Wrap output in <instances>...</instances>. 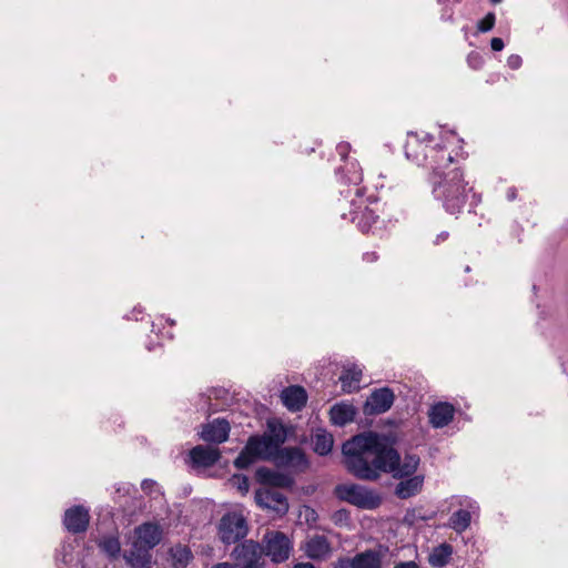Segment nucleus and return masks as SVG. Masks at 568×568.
I'll return each mask as SVG.
<instances>
[{
	"instance_id": "1",
	"label": "nucleus",
	"mask_w": 568,
	"mask_h": 568,
	"mask_svg": "<svg viewBox=\"0 0 568 568\" xmlns=\"http://www.w3.org/2000/svg\"><path fill=\"white\" fill-rule=\"evenodd\" d=\"M406 158L427 169V182L434 199L449 214H458L468 201L473 186L465 181L464 170L446 144L435 142L426 132H409L405 144Z\"/></svg>"
},
{
	"instance_id": "2",
	"label": "nucleus",
	"mask_w": 568,
	"mask_h": 568,
	"mask_svg": "<svg viewBox=\"0 0 568 568\" xmlns=\"http://www.w3.org/2000/svg\"><path fill=\"white\" fill-rule=\"evenodd\" d=\"M342 452L348 471L363 480H376L381 473L394 478L413 477L420 463L415 454H406L400 460L388 438L373 432L352 437L343 444Z\"/></svg>"
},
{
	"instance_id": "3",
	"label": "nucleus",
	"mask_w": 568,
	"mask_h": 568,
	"mask_svg": "<svg viewBox=\"0 0 568 568\" xmlns=\"http://www.w3.org/2000/svg\"><path fill=\"white\" fill-rule=\"evenodd\" d=\"M338 499L361 509H376L382 504V496L374 489L357 484H341L335 487Z\"/></svg>"
},
{
	"instance_id": "4",
	"label": "nucleus",
	"mask_w": 568,
	"mask_h": 568,
	"mask_svg": "<svg viewBox=\"0 0 568 568\" xmlns=\"http://www.w3.org/2000/svg\"><path fill=\"white\" fill-rule=\"evenodd\" d=\"M276 450V446L264 434L262 436H251L244 449L234 460V466L239 469H245L256 459L270 458Z\"/></svg>"
},
{
	"instance_id": "5",
	"label": "nucleus",
	"mask_w": 568,
	"mask_h": 568,
	"mask_svg": "<svg viewBox=\"0 0 568 568\" xmlns=\"http://www.w3.org/2000/svg\"><path fill=\"white\" fill-rule=\"evenodd\" d=\"M219 535L226 545L237 542L247 535L246 519L235 511L225 514L220 520Z\"/></svg>"
},
{
	"instance_id": "6",
	"label": "nucleus",
	"mask_w": 568,
	"mask_h": 568,
	"mask_svg": "<svg viewBox=\"0 0 568 568\" xmlns=\"http://www.w3.org/2000/svg\"><path fill=\"white\" fill-rule=\"evenodd\" d=\"M263 555L265 554L274 562H283L288 559L293 544L282 531H268L263 538Z\"/></svg>"
},
{
	"instance_id": "7",
	"label": "nucleus",
	"mask_w": 568,
	"mask_h": 568,
	"mask_svg": "<svg viewBox=\"0 0 568 568\" xmlns=\"http://www.w3.org/2000/svg\"><path fill=\"white\" fill-rule=\"evenodd\" d=\"M255 501L261 508L273 510L278 515H285L288 510L286 496L276 488L257 489Z\"/></svg>"
},
{
	"instance_id": "8",
	"label": "nucleus",
	"mask_w": 568,
	"mask_h": 568,
	"mask_svg": "<svg viewBox=\"0 0 568 568\" xmlns=\"http://www.w3.org/2000/svg\"><path fill=\"white\" fill-rule=\"evenodd\" d=\"M232 557L234 566L243 568L263 560V548L258 542L245 540L234 548Z\"/></svg>"
},
{
	"instance_id": "9",
	"label": "nucleus",
	"mask_w": 568,
	"mask_h": 568,
	"mask_svg": "<svg viewBox=\"0 0 568 568\" xmlns=\"http://www.w3.org/2000/svg\"><path fill=\"white\" fill-rule=\"evenodd\" d=\"M383 557L381 550L367 549L352 558H341L338 568H383Z\"/></svg>"
},
{
	"instance_id": "10",
	"label": "nucleus",
	"mask_w": 568,
	"mask_h": 568,
	"mask_svg": "<svg viewBox=\"0 0 568 568\" xmlns=\"http://www.w3.org/2000/svg\"><path fill=\"white\" fill-rule=\"evenodd\" d=\"M341 175V180L348 185H353V189L341 191L342 195L347 200L353 193L355 196L362 199L364 195V189L359 186L363 181V173L359 164L356 161L347 162L342 170L345 172Z\"/></svg>"
},
{
	"instance_id": "11",
	"label": "nucleus",
	"mask_w": 568,
	"mask_h": 568,
	"mask_svg": "<svg viewBox=\"0 0 568 568\" xmlns=\"http://www.w3.org/2000/svg\"><path fill=\"white\" fill-rule=\"evenodd\" d=\"M394 403V393L388 387L374 390L366 399L364 413L377 415L387 412Z\"/></svg>"
},
{
	"instance_id": "12",
	"label": "nucleus",
	"mask_w": 568,
	"mask_h": 568,
	"mask_svg": "<svg viewBox=\"0 0 568 568\" xmlns=\"http://www.w3.org/2000/svg\"><path fill=\"white\" fill-rule=\"evenodd\" d=\"M90 521L89 510L83 506H73L65 510L63 524L68 531L80 534L88 529Z\"/></svg>"
},
{
	"instance_id": "13",
	"label": "nucleus",
	"mask_w": 568,
	"mask_h": 568,
	"mask_svg": "<svg viewBox=\"0 0 568 568\" xmlns=\"http://www.w3.org/2000/svg\"><path fill=\"white\" fill-rule=\"evenodd\" d=\"M349 203L352 207L349 212L351 221L356 224V226L362 233L369 232L373 224L376 223L378 216L375 214L373 210L368 209L367 206L361 210L363 205L362 200H359L358 204L355 200H351Z\"/></svg>"
},
{
	"instance_id": "14",
	"label": "nucleus",
	"mask_w": 568,
	"mask_h": 568,
	"mask_svg": "<svg viewBox=\"0 0 568 568\" xmlns=\"http://www.w3.org/2000/svg\"><path fill=\"white\" fill-rule=\"evenodd\" d=\"M303 550L313 560H325L332 554V546L323 535H314L306 539Z\"/></svg>"
},
{
	"instance_id": "15",
	"label": "nucleus",
	"mask_w": 568,
	"mask_h": 568,
	"mask_svg": "<svg viewBox=\"0 0 568 568\" xmlns=\"http://www.w3.org/2000/svg\"><path fill=\"white\" fill-rule=\"evenodd\" d=\"M455 407L450 403H435L428 410L429 424L434 428H443L452 423L455 416Z\"/></svg>"
},
{
	"instance_id": "16",
	"label": "nucleus",
	"mask_w": 568,
	"mask_h": 568,
	"mask_svg": "<svg viewBox=\"0 0 568 568\" xmlns=\"http://www.w3.org/2000/svg\"><path fill=\"white\" fill-rule=\"evenodd\" d=\"M230 425L225 419H214L203 426L201 437L209 443L221 444L229 438Z\"/></svg>"
},
{
	"instance_id": "17",
	"label": "nucleus",
	"mask_w": 568,
	"mask_h": 568,
	"mask_svg": "<svg viewBox=\"0 0 568 568\" xmlns=\"http://www.w3.org/2000/svg\"><path fill=\"white\" fill-rule=\"evenodd\" d=\"M134 534L135 541L149 548L150 550L159 545L162 538V531L160 527L151 523H144L138 526L134 530Z\"/></svg>"
},
{
	"instance_id": "18",
	"label": "nucleus",
	"mask_w": 568,
	"mask_h": 568,
	"mask_svg": "<svg viewBox=\"0 0 568 568\" xmlns=\"http://www.w3.org/2000/svg\"><path fill=\"white\" fill-rule=\"evenodd\" d=\"M284 406L291 412H300L307 402V393L302 386L293 385L281 393Z\"/></svg>"
},
{
	"instance_id": "19",
	"label": "nucleus",
	"mask_w": 568,
	"mask_h": 568,
	"mask_svg": "<svg viewBox=\"0 0 568 568\" xmlns=\"http://www.w3.org/2000/svg\"><path fill=\"white\" fill-rule=\"evenodd\" d=\"M221 457L220 450L213 446L197 445L190 452V458L194 466L211 467Z\"/></svg>"
},
{
	"instance_id": "20",
	"label": "nucleus",
	"mask_w": 568,
	"mask_h": 568,
	"mask_svg": "<svg viewBox=\"0 0 568 568\" xmlns=\"http://www.w3.org/2000/svg\"><path fill=\"white\" fill-rule=\"evenodd\" d=\"M465 506L467 509H458L449 518V527L459 534L470 526L471 514L478 510L475 501L466 500Z\"/></svg>"
},
{
	"instance_id": "21",
	"label": "nucleus",
	"mask_w": 568,
	"mask_h": 568,
	"mask_svg": "<svg viewBox=\"0 0 568 568\" xmlns=\"http://www.w3.org/2000/svg\"><path fill=\"white\" fill-rule=\"evenodd\" d=\"M124 559L131 568H148L151 564L150 549L136 542L124 554Z\"/></svg>"
},
{
	"instance_id": "22",
	"label": "nucleus",
	"mask_w": 568,
	"mask_h": 568,
	"mask_svg": "<svg viewBox=\"0 0 568 568\" xmlns=\"http://www.w3.org/2000/svg\"><path fill=\"white\" fill-rule=\"evenodd\" d=\"M402 480L395 487V495L400 499H407L417 495L424 485V475L400 478Z\"/></svg>"
},
{
	"instance_id": "23",
	"label": "nucleus",
	"mask_w": 568,
	"mask_h": 568,
	"mask_svg": "<svg viewBox=\"0 0 568 568\" xmlns=\"http://www.w3.org/2000/svg\"><path fill=\"white\" fill-rule=\"evenodd\" d=\"M356 409L353 405L346 403H338L331 407L329 417L332 424L336 426H345L354 420Z\"/></svg>"
},
{
	"instance_id": "24",
	"label": "nucleus",
	"mask_w": 568,
	"mask_h": 568,
	"mask_svg": "<svg viewBox=\"0 0 568 568\" xmlns=\"http://www.w3.org/2000/svg\"><path fill=\"white\" fill-rule=\"evenodd\" d=\"M256 480L268 486L267 488H278L288 485V478L277 471H274L267 467H260L255 471Z\"/></svg>"
},
{
	"instance_id": "25",
	"label": "nucleus",
	"mask_w": 568,
	"mask_h": 568,
	"mask_svg": "<svg viewBox=\"0 0 568 568\" xmlns=\"http://www.w3.org/2000/svg\"><path fill=\"white\" fill-rule=\"evenodd\" d=\"M312 444L315 453L325 456L331 453L334 438L326 429L318 428L312 436Z\"/></svg>"
},
{
	"instance_id": "26",
	"label": "nucleus",
	"mask_w": 568,
	"mask_h": 568,
	"mask_svg": "<svg viewBox=\"0 0 568 568\" xmlns=\"http://www.w3.org/2000/svg\"><path fill=\"white\" fill-rule=\"evenodd\" d=\"M362 378V369L357 366L346 368L339 376L342 389L345 393H353L359 389V382Z\"/></svg>"
},
{
	"instance_id": "27",
	"label": "nucleus",
	"mask_w": 568,
	"mask_h": 568,
	"mask_svg": "<svg viewBox=\"0 0 568 568\" xmlns=\"http://www.w3.org/2000/svg\"><path fill=\"white\" fill-rule=\"evenodd\" d=\"M452 555L453 547L448 544H442L433 549L428 562L433 567L442 568L449 562Z\"/></svg>"
},
{
	"instance_id": "28",
	"label": "nucleus",
	"mask_w": 568,
	"mask_h": 568,
	"mask_svg": "<svg viewBox=\"0 0 568 568\" xmlns=\"http://www.w3.org/2000/svg\"><path fill=\"white\" fill-rule=\"evenodd\" d=\"M172 564L175 568H185L193 558L189 547L178 545L170 549Z\"/></svg>"
},
{
	"instance_id": "29",
	"label": "nucleus",
	"mask_w": 568,
	"mask_h": 568,
	"mask_svg": "<svg viewBox=\"0 0 568 568\" xmlns=\"http://www.w3.org/2000/svg\"><path fill=\"white\" fill-rule=\"evenodd\" d=\"M264 435L273 442L277 449L286 440V429L277 422L270 420L267 423V432Z\"/></svg>"
},
{
	"instance_id": "30",
	"label": "nucleus",
	"mask_w": 568,
	"mask_h": 568,
	"mask_svg": "<svg viewBox=\"0 0 568 568\" xmlns=\"http://www.w3.org/2000/svg\"><path fill=\"white\" fill-rule=\"evenodd\" d=\"M99 547L111 558L118 557L121 550L119 538L114 536L102 538L99 541Z\"/></svg>"
},
{
	"instance_id": "31",
	"label": "nucleus",
	"mask_w": 568,
	"mask_h": 568,
	"mask_svg": "<svg viewBox=\"0 0 568 568\" xmlns=\"http://www.w3.org/2000/svg\"><path fill=\"white\" fill-rule=\"evenodd\" d=\"M495 22H496V16L494 12H488L484 19H481L480 21H478L477 23V30L479 32H488L490 31L494 26H495Z\"/></svg>"
},
{
	"instance_id": "32",
	"label": "nucleus",
	"mask_w": 568,
	"mask_h": 568,
	"mask_svg": "<svg viewBox=\"0 0 568 568\" xmlns=\"http://www.w3.org/2000/svg\"><path fill=\"white\" fill-rule=\"evenodd\" d=\"M300 516L304 518L310 527H314L318 520L317 513L310 506H304L300 511Z\"/></svg>"
},
{
	"instance_id": "33",
	"label": "nucleus",
	"mask_w": 568,
	"mask_h": 568,
	"mask_svg": "<svg viewBox=\"0 0 568 568\" xmlns=\"http://www.w3.org/2000/svg\"><path fill=\"white\" fill-rule=\"evenodd\" d=\"M233 483L242 494H246L250 489L248 478L244 475H234Z\"/></svg>"
},
{
	"instance_id": "34",
	"label": "nucleus",
	"mask_w": 568,
	"mask_h": 568,
	"mask_svg": "<svg viewBox=\"0 0 568 568\" xmlns=\"http://www.w3.org/2000/svg\"><path fill=\"white\" fill-rule=\"evenodd\" d=\"M448 1L449 0H438V3L444 6L443 12H442V20L453 22L454 21V10H453V8H449L448 6H446Z\"/></svg>"
},
{
	"instance_id": "35",
	"label": "nucleus",
	"mask_w": 568,
	"mask_h": 568,
	"mask_svg": "<svg viewBox=\"0 0 568 568\" xmlns=\"http://www.w3.org/2000/svg\"><path fill=\"white\" fill-rule=\"evenodd\" d=\"M468 64L470 65V68L477 70V69H480L484 64V60L481 58V55L477 52H471L469 55H468Z\"/></svg>"
},
{
	"instance_id": "36",
	"label": "nucleus",
	"mask_w": 568,
	"mask_h": 568,
	"mask_svg": "<svg viewBox=\"0 0 568 568\" xmlns=\"http://www.w3.org/2000/svg\"><path fill=\"white\" fill-rule=\"evenodd\" d=\"M336 151L338 155L341 156V160L346 161L347 155L351 151V144L347 142H341L336 146Z\"/></svg>"
},
{
	"instance_id": "37",
	"label": "nucleus",
	"mask_w": 568,
	"mask_h": 568,
	"mask_svg": "<svg viewBox=\"0 0 568 568\" xmlns=\"http://www.w3.org/2000/svg\"><path fill=\"white\" fill-rule=\"evenodd\" d=\"M523 60L521 57L518 54H511L507 59V64L510 69L517 70L521 67Z\"/></svg>"
},
{
	"instance_id": "38",
	"label": "nucleus",
	"mask_w": 568,
	"mask_h": 568,
	"mask_svg": "<svg viewBox=\"0 0 568 568\" xmlns=\"http://www.w3.org/2000/svg\"><path fill=\"white\" fill-rule=\"evenodd\" d=\"M156 486V483L152 479H144L141 484V488L144 493L146 494H151L152 493V489L153 487Z\"/></svg>"
},
{
	"instance_id": "39",
	"label": "nucleus",
	"mask_w": 568,
	"mask_h": 568,
	"mask_svg": "<svg viewBox=\"0 0 568 568\" xmlns=\"http://www.w3.org/2000/svg\"><path fill=\"white\" fill-rule=\"evenodd\" d=\"M504 45V41L500 38H493L490 41V47L494 51H501Z\"/></svg>"
},
{
	"instance_id": "40",
	"label": "nucleus",
	"mask_w": 568,
	"mask_h": 568,
	"mask_svg": "<svg viewBox=\"0 0 568 568\" xmlns=\"http://www.w3.org/2000/svg\"><path fill=\"white\" fill-rule=\"evenodd\" d=\"M379 258L377 252H366L363 254V261L366 263H374Z\"/></svg>"
},
{
	"instance_id": "41",
	"label": "nucleus",
	"mask_w": 568,
	"mask_h": 568,
	"mask_svg": "<svg viewBox=\"0 0 568 568\" xmlns=\"http://www.w3.org/2000/svg\"><path fill=\"white\" fill-rule=\"evenodd\" d=\"M394 568H419L415 561H403L395 565Z\"/></svg>"
},
{
	"instance_id": "42",
	"label": "nucleus",
	"mask_w": 568,
	"mask_h": 568,
	"mask_svg": "<svg viewBox=\"0 0 568 568\" xmlns=\"http://www.w3.org/2000/svg\"><path fill=\"white\" fill-rule=\"evenodd\" d=\"M448 235H449V234H448V232H446V231H444V232L439 233V234L437 235V237H436L435 243H436V244H439V243H442V242L446 241V240L448 239Z\"/></svg>"
},
{
	"instance_id": "43",
	"label": "nucleus",
	"mask_w": 568,
	"mask_h": 568,
	"mask_svg": "<svg viewBox=\"0 0 568 568\" xmlns=\"http://www.w3.org/2000/svg\"><path fill=\"white\" fill-rule=\"evenodd\" d=\"M211 568H236V566L230 564V562H219L213 565Z\"/></svg>"
},
{
	"instance_id": "44",
	"label": "nucleus",
	"mask_w": 568,
	"mask_h": 568,
	"mask_svg": "<svg viewBox=\"0 0 568 568\" xmlns=\"http://www.w3.org/2000/svg\"><path fill=\"white\" fill-rule=\"evenodd\" d=\"M294 568H316V567L311 562H298L294 566Z\"/></svg>"
},
{
	"instance_id": "45",
	"label": "nucleus",
	"mask_w": 568,
	"mask_h": 568,
	"mask_svg": "<svg viewBox=\"0 0 568 568\" xmlns=\"http://www.w3.org/2000/svg\"><path fill=\"white\" fill-rule=\"evenodd\" d=\"M516 195H517V194H516V190H515V189H509V190L507 191V199H508L509 201L515 200V199H516Z\"/></svg>"
},
{
	"instance_id": "46",
	"label": "nucleus",
	"mask_w": 568,
	"mask_h": 568,
	"mask_svg": "<svg viewBox=\"0 0 568 568\" xmlns=\"http://www.w3.org/2000/svg\"><path fill=\"white\" fill-rule=\"evenodd\" d=\"M501 1L503 0H490V2L494 3V4H497V3L501 2Z\"/></svg>"
},
{
	"instance_id": "47",
	"label": "nucleus",
	"mask_w": 568,
	"mask_h": 568,
	"mask_svg": "<svg viewBox=\"0 0 568 568\" xmlns=\"http://www.w3.org/2000/svg\"><path fill=\"white\" fill-rule=\"evenodd\" d=\"M341 216H342V219H344V220H345V219H347V214H346L345 212H343Z\"/></svg>"
}]
</instances>
